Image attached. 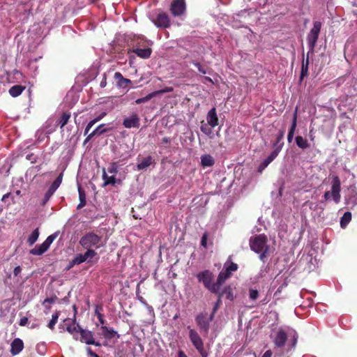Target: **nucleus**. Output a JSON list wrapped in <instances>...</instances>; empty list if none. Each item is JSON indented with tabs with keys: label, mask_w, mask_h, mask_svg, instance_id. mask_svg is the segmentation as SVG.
Returning a JSON list of instances; mask_svg holds the SVG:
<instances>
[{
	"label": "nucleus",
	"mask_w": 357,
	"mask_h": 357,
	"mask_svg": "<svg viewBox=\"0 0 357 357\" xmlns=\"http://www.w3.org/2000/svg\"><path fill=\"white\" fill-rule=\"evenodd\" d=\"M249 243L250 249L259 254L260 260L264 262L270 250L267 236L264 234L251 236Z\"/></svg>",
	"instance_id": "f257e3e1"
},
{
	"label": "nucleus",
	"mask_w": 357,
	"mask_h": 357,
	"mask_svg": "<svg viewBox=\"0 0 357 357\" xmlns=\"http://www.w3.org/2000/svg\"><path fill=\"white\" fill-rule=\"evenodd\" d=\"M79 244L86 250H95L102 247L105 243L101 236L91 231L86 233L80 238Z\"/></svg>",
	"instance_id": "f03ea898"
},
{
	"label": "nucleus",
	"mask_w": 357,
	"mask_h": 357,
	"mask_svg": "<svg viewBox=\"0 0 357 357\" xmlns=\"http://www.w3.org/2000/svg\"><path fill=\"white\" fill-rule=\"evenodd\" d=\"M341 181L337 176H333L331 181V191H326L324 195L326 201L333 198V201L338 204L341 199Z\"/></svg>",
	"instance_id": "7ed1b4c3"
},
{
	"label": "nucleus",
	"mask_w": 357,
	"mask_h": 357,
	"mask_svg": "<svg viewBox=\"0 0 357 357\" xmlns=\"http://www.w3.org/2000/svg\"><path fill=\"white\" fill-rule=\"evenodd\" d=\"M197 278L199 282H202L206 289L213 294H217L215 282L212 284L213 274L209 270L201 271L197 275Z\"/></svg>",
	"instance_id": "20e7f679"
},
{
	"label": "nucleus",
	"mask_w": 357,
	"mask_h": 357,
	"mask_svg": "<svg viewBox=\"0 0 357 357\" xmlns=\"http://www.w3.org/2000/svg\"><path fill=\"white\" fill-rule=\"evenodd\" d=\"M322 24L319 21H315L307 36V41L310 52H313L317 43Z\"/></svg>",
	"instance_id": "39448f33"
},
{
	"label": "nucleus",
	"mask_w": 357,
	"mask_h": 357,
	"mask_svg": "<svg viewBox=\"0 0 357 357\" xmlns=\"http://www.w3.org/2000/svg\"><path fill=\"white\" fill-rule=\"evenodd\" d=\"M189 338L201 356L208 357V354L204 349V342L198 333L195 329H190Z\"/></svg>",
	"instance_id": "423d86ee"
},
{
	"label": "nucleus",
	"mask_w": 357,
	"mask_h": 357,
	"mask_svg": "<svg viewBox=\"0 0 357 357\" xmlns=\"http://www.w3.org/2000/svg\"><path fill=\"white\" fill-rule=\"evenodd\" d=\"M63 173H61L57 178L52 183L47 191L45 192V196L42 200L41 205L45 206L49 201L50 197L53 195L57 188L59 187L62 182Z\"/></svg>",
	"instance_id": "0eeeda50"
},
{
	"label": "nucleus",
	"mask_w": 357,
	"mask_h": 357,
	"mask_svg": "<svg viewBox=\"0 0 357 357\" xmlns=\"http://www.w3.org/2000/svg\"><path fill=\"white\" fill-rule=\"evenodd\" d=\"M271 338L275 347L282 348L285 345L287 341V334L283 329L280 328L274 334L271 335Z\"/></svg>",
	"instance_id": "6e6552de"
},
{
	"label": "nucleus",
	"mask_w": 357,
	"mask_h": 357,
	"mask_svg": "<svg viewBox=\"0 0 357 357\" xmlns=\"http://www.w3.org/2000/svg\"><path fill=\"white\" fill-rule=\"evenodd\" d=\"M197 325L199 328L200 332L207 334L210 328V322L208 320L207 314L205 313H199L195 318Z\"/></svg>",
	"instance_id": "1a4fd4ad"
},
{
	"label": "nucleus",
	"mask_w": 357,
	"mask_h": 357,
	"mask_svg": "<svg viewBox=\"0 0 357 357\" xmlns=\"http://www.w3.org/2000/svg\"><path fill=\"white\" fill-rule=\"evenodd\" d=\"M170 11L174 16L182 15L185 11L184 0H174L170 6Z\"/></svg>",
	"instance_id": "9d476101"
},
{
	"label": "nucleus",
	"mask_w": 357,
	"mask_h": 357,
	"mask_svg": "<svg viewBox=\"0 0 357 357\" xmlns=\"http://www.w3.org/2000/svg\"><path fill=\"white\" fill-rule=\"evenodd\" d=\"M97 255V252L94 250H88L84 254H78L74 258V263L79 265L84 261L89 262L91 259Z\"/></svg>",
	"instance_id": "9b49d317"
},
{
	"label": "nucleus",
	"mask_w": 357,
	"mask_h": 357,
	"mask_svg": "<svg viewBox=\"0 0 357 357\" xmlns=\"http://www.w3.org/2000/svg\"><path fill=\"white\" fill-rule=\"evenodd\" d=\"M173 88L172 87H165V89H160V90H158V91H155L151 93H149L147 96H146L145 97H143V98H138L135 100V103L139 105V104H141V103H144V102H148L149 100H150L151 98L158 96V95H161V94H163V93H168V92H172L173 91Z\"/></svg>",
	"instance_id": "f8f14e48"
},
{
	"label": "nucleus",
	"mask_w": 357,
	"mask_h": 357,
	"mask_svg": "<svg viewBox=\"0 0 357 357\" xmlns=\"http://www.w3.org/2000/svg\"><path fill=\"white\" fill-rule=\"evenodd\" d=\"M154 24L159 28H168L170 26V20L168 15L164 12L158 13L154 21Z\"/></svg>",
	"instance_id": "ddd939ff"
},
{
	"label": "nucleus",
	"mask_w": 357,
	"mask_h": 357,
	"mask_svg": "<svg viewBox=\"0 0 357 357\" xmlns=\"http://www.w3.org/2000/svg\"><path fill=\"white\" fill-rule=\"evenodd\" d=\"M123 126L126 128H136L140 126V119L136 113L123 119Z\"/></svg>",
	"instance_id": "4468645a"
},
{
	"label": "nucleus",
	"mask_w": 357,
	"mask_h": 357,
	"mask_svg": "<svg viewBox=\"0 0 357 357\" xmlns=\"http://www.w3.org/2000/svg\"><path fill=\"white\" fill-rule=\"evenodd\" d=\"M130 52L135 53L142 59H146L150 58L152 53V49L150 47L142 48L138 47L137 45H133V49L130 50Z\"/></svg>",
	"instance_id": "2eb2a0df"
},
{
	"label": "nucleus",
	"mask_w": 357,
	"mask_h": 357,
	"mask_svg": "<svg viewBox=\"0 0 357 357\" xmlns=\"http://www.w3.org/2000/svg\"><path fill=\"white\" fill-rule=\"evenodd\" d=\"M24 349V342L20 338H15L10 344V354L13 356L19 354Z\"/></svg>",
	"instance_id": "dca6fc26"
},
{
	"label": "nucleus",
	"mask_w": 357,
	"mask_h": 357,
	"mask_svg": "<svg viewBox=\"0 0 357 357\" xmlns=\"http://www.w3.org/2000/svg\"><path fill=\"white\" fill-rule=\"evenodd\" d=\"M206 121H207L206 123L210 125V126L211 128H215V126H217L218 125L219 120L218 118L215 107H213L208 111L207 116H206Z\"/></svg>",
	"instance_id": "f3484780"
},
{
	"label": "nucleus",
	"mask_w": 357,
	"mask_h": 357,
	"mask_svg": "<svg viewBox=\"0 0 357 357\" xmlns=\"http://www.w3.org/2000/svg\"><path fill=\"white\" fill-rule=\"evenodd\" d=\"M346 204L355 206L357 205V191L355 187L349 188V194L345 197Z\"/></svg>",
	"instance_id": "a211bd4d"
},
{
	"label": "nucleus",
	"mask_w": 357,
	"mask_h": 357,
	"mask_svg": "<svg viewBox=\"0 0 357 357\" xmlns=\"http://www.w3.org/2000/svg\"><path fill=\"white\" fill-rule=\"evenodd\" d=\"M231 276V273H229L225 268L222 269L218 274L217 280L215 282V287L217 288V293L220 289L222 284Z\"/></svg>",
	"instance_id": "6ab92c4d"
},
{
	"label": "nucleus",
	"mask_w": 357,
	"mask_h": 357,
	"mask_svg": "<svg viewBox=\"0 0 357 357\" xmlns=\"http://www.w3.org/2000/svg\"><path fill=\"white\" fill-rule=\"evenodd\" d=\"M114 77L116 81L117 86L121 88H128L129 84L132 83L130 79L124 78L122 74L119 72H116Z\"/></svg>",
	"instance_id": "aec40b11"
},
{
	"label": "nucleus",
	"mask_w": 357,
	"mask_h": 357,
	"mask_svg": "<svg viewBox=\"0 0 357 357\" xmlns=\"http://www.w3.org/2000/svg\"><path fill=\"white\" fill-rule=\"evenodd\" d=\"M80 335V342L86 344L94 343L93 334L91 331L83 329L81 331Z\"/></svg>",
	"instance_id": "412c9836"
},
{
	"label": "nucleus",
	"mask_w": 357,
	"mask_h": 357,
	"mask_svg": "<svg viewBox=\"0 0 357 357\" xmlns=\"http://www.w3.org/2000/svg\"><path fill=\"white\" fill-rule=\"evenodd\" d=\"M216 294L222 295V298L225 295L227 299L229 301H234L235 296L234 295L233 288L231 285L226 286L222 291L219 290Z\"/></svg>",
	"instance_id": "4be33fe9"
},
{
	"label": "nucleus",
	"mask_w": 357,
	"mask_h": 357,
	"mask_svg": "<svg viewBox=\"0 0 357 357\" xmlns=\"http://www.w3.org/2000/svg\"><path fill=\"white\" fill-rule=\"evenodd\" d=\"M215 164V160L210 154H204L201 156V165L203 167H212Z\"/></svg>",
	"instance_id": "5701e85b"
},
{
	"label": "nucleus",
	"mask_w": 357,
	"mask_h": 357,
	"mask_svg": "<svg viewBox=\"0 0 357 357\" xmlns=\"http://www.w3.org/2000/svg\"><path fill=\"white\" fill-rule=\"evenodd\" d=\"M49 246L43 242L42 244L36 245L34 248L30 250V253L33 255H41L45 253L48 249Z\"/></svg>",
	"instance_id": "b1692460"
},
{
	"label": "nucleus",
	"mask_w": 357,
	"mask_h": 357,
	"mask_svg": "<svg viewBox=\"0 0 357 357\" xmlns=\"http://www.w3.org/2000/svg\"><path fill=\"white\" fill-rule=\"evenodd\" d=\"M70 116V112H63L60 118L56 121V125L59 126L60 128H63L68 123Z\"/></svg>",
	"instance_id": "393cba45"
},
{
	"label": "nucleus",
	"mask_w": 357,
	"mask_h": 357,
	"mask_svg": "<svg viewBox=\"0 0 357 357\" xmlns=\"http://www.w3.org/2000/svg\"><path fill=\"white\" fill-rule=\"evenodd\" d=\"M101 329L102 330V335L107 339H112L114 337H119V335L113 328H107L105 326H102Z\"/></svg>",
	"instance_id": "a878e982"
},
{
	"label": "nucleus",
	"mask_w": 357,
	"mask_h": 357,
	"mask_svg": "<svg viewBox=\"0 0 357 357\" xmlns=\"http://www.w3.org/2000/svg\"><path fill=\"white\" fill-rule=\"evenodd\" d=\"M284 146V144H280L279 146L275 149L263 161L265 162L266 164L269 165L279 154V153L281 151L282 147Z\"/></svg>",
	"instance_id": "bb28decb"
},
{
	"label": "nucleus",
	"mask_w": 357,
	"mask_h": 357,
	"mask_svg": "<svg viewBox=\"0 0 357 357\" xmlns=\"http://www.w3.org/2000/svg\"><path fill=\"white\" fill-rule=\"evenodd\" d=\"M153 162V159L151 156H148L142 160L137 165V168L139 171L143 170L149 167Z\"/></svg>",
	"instance_id": "cd10ccee"
},
{
	"label": "nucleus",
	"mask_w": 357,
	"mask_h": 357,
	"mask_svg": "<svg viewBox=\"0 0 357 357\" xmlns=\"http://www.w3.org/2000/svg\"><path fill=\"white\" fill-rule=\"evenodd\" d=\"M212 128H211L208 123H205L204 121L201 122V131L211 139L213 137Z\"/></svg>",
	"instance_id": "c85d7f7f"
},
{
	"label": "nucleus",
	"mask_w": 357,
	"mask_h": 357,
	"mask_svg": "<svg viewBox=\"0 0 357 357\" xmlns=\"http://www.w3.org/2000/svg\"><path fill=\"white\" fill-rule=\"evenodd\" d=\"M25 89L26 87L22 85H14L9 89V94L12 97H17Z\"/></svg>",
	"instance_id": "c756f323"
},
{
	"label": "nucleus",
	"mask_w": 357,
	"mask_h": 357,
	"mask_svg": "<svg viewBox=\"0 0 357 357\" xmlns=\"http://www.w3.org/2000/svg\"><path fill=\"white\" fill-rule=\"evenodd\" d=\"M133 45H137L138 47L142 48H146L149 45H152V42L145 40L143 37H137L135 40L133 41Z\"/></svg>",
	"instance_id": "7c9ffc66"
},
{
	"label": "nucleus",
	"mask_w": 357,
	"mask_h": 357,
	"mask_svg": "<svg viewBox=\"0 0 357 357\" xmlns=\"http://www.w3.org/2000/svg\"><path fill=\"white\" fill-rule=\"evenodd\" d=\"M79 203L77 206V209H81L86 204L85 192L81 188H78Z\"/></svg>",
	"instance_id": "2f4dec72"
},
{
	"label": "nucleus",
	"mask_w": 357,
	"mask_h": 357,
	"mask_svg": "<svg viewBox=\"0 0 357 357\" xmlns=\"http://www.w3.org/2000/svg\"><path fill=\"white\" fill-rule=\"evenodd\" d=\"M295 141L296 145L302 149H305L310 147V144L307 142V140L304 139L302 136H296Z\"/></svg>",
	"instance_id": "473e14b6"
},
{
	"label": "nucleus",
	"mask_w": 357,
	"mask_h": 357,
	"mask_svg": "<svg viewBox=\"0 0 357 357\" xmlns=\"http://www.w3.org/2000/svg\"><path fill=\"white\" fill-rule=\"evenodd\" d=\"M309 53H307V55ZM308 65H309V59L307 57L305 61L303 60L301 66V72L300 75V79L302 80L305 77H306L308 74Z\"/></svg>",
	"instance_id": "72a5a7b5"
},
{
	"label": "nucleus",
	"mask_w": 357,
	"mask_h": 357,
	"mask_svg": "<svg viewBox=\"0 0 357 357\" xmlns=\"http://www.w3.org/2000/svg\"><path fill=\"white\" fill-rule=\"evenodd\" d=\"M102 178L104 180L103 185H114L116 183V179L114 176H109L104 171L102 174Z\"/></svg>",
	"instance_id": "f704fd0d"
},
{
	"label": "nucleus",
	"mask_w": 357,
	"mask_h": 357,
	"mask_svg": "<svg viewBox=\"0 0 357 357\" xmlns=\"http://www.w3.org/2000/svg\"><path fill=\"white\" fill-rule=\"evenodd\" d=\"M351 220V213L349 211L345 212L340 220V226L342 228H345Z\"/></svg>",
	"instance_id": "c9c22d12"
},
{
	"label": "nucleus",
	"mask_w": 357,
	"mask_h": 357,
	"mask_svg": "<svg viewBox=\"0 0 357 357\" xmlns=\"http://www.w3.org/2000/svg\"><path fill=\"white\" fill-rule=\"evenodd\" d=\"M104 126L105 124L98 126L92 132L90 133V137H93L96 135H101L109 130V129L104 128Z\"/></svg>",
	"instance_id": "e433bc0d"
},
{
	"label": "nucleus",
	"mask_w": 357,
	"mask_h": 357,
	"mask_svg": "<svg viewBox=\"0 0 357 357\" xmlns=\"http://www.w3.org/2000/svg\"><path fill=\"white\" fill-rule=\"evenodd\" d=\"M38 236H39V230H38V228H36L35 230H33L32 231V233L29 236V238L27 239V243L30 245H33L38 240Z\"/></svg>",
	"instance_id": "4c0bfd02"
},
{
	"label": "nucleus",
	"mask_w": 357,
	"mask_h": 357,
	"mask_svg": "<svg viewBox=\"0 0 357 357\" xmlns=\"http://www.w3.org/2000/svg\"><path fill=\"white\" fill-rule=\"evenodd\" d=\"M66 330L69 333L74 335L75 333H80L83 328L79 324H75V323L73 322L72 325L67 326Z\"/></svg>",
	"instance_id": "58836bf2"
},
{
	"label": "nucleus",
	"mask_w": 357,
	"mask_h": 357,
	"mask_svg": "<svg viewBox=\"0 0 357 357\" xmlns=\"http://www.w3.org/2000/svg\"><path fill=\"white\" fill-rule=\"evenodd\" d=\"M285 130L284 129L280 130L278 132V134L276 137V140L273 143V146L276 149L279 144H282L283 142H281V141L283 139L284 136Z\"/></svg>",
	"instance_id": "ea45409f"
},
{
	"label": "nucleus",
	"mask_w": 357,
	"mask_h": 357,
	"mask_svg": "<svg viewBox=\"0 0 357 357\" xmlns=\"http://www.w3.org/2000/svg\"><path fill=\"white\" fill-rule=\"evenodd\" d=\"M59 316V312H56L55 313H54L52 314V319L47 325L48 328H50L51 330L54 329V326L57 323Z\"/></svg>",
	"instance_id": "a19ab883"
},
{
	"label": "nucleus",
	"mask_w": 357,
	"mask_h": 357,
	"mask_svg": "<svg viewBox=\"0 0 357 357\" xmlns=\"http://www.w3.org/2000/svg\"><path fill=\"white\" fill-rule=\"evenodd\" d=\"M297 110H298V109L296 108L293 114L291 124L290 128L289 130V132H294V133H295V130H296V126H297Z\"/></svg>",
	"instance_id": "79ce46f5"
},
{
	"label": "nucleus",
	"mask_w": 357,
	"mask_h": 357,
	"mask_svg": "<svg viewBox=\"0 0 357 357\" xmlns=\"http://www.w3.org/2000/svg\"><path fill=\"white\" fill-rule=\"evenodd\" d=\"M190 63L196 66L199 70V73L205 75L208 73L207 68L203 66L200 63L196 61H191Z\"/></svg>",
	"instance_id": "37998d69"
},
{
	"label": "nucleus",
	"mask_w": 357,
	"mask_h": 357,
	"mask_svg": "<svg viewBox=\"0 0 357 357\" xmlns=\"http://www.w3.org/2000/svg\"><path fill=\"white\" fill-rule=\"evenodd\" d=\"M298 338V335L296 331H294V334L290 340L291 344H290L289 349H291L296 347V345L297 344Z\"/></svg>",
	"instance_id": "c03bdc74"
},
{
	"label": "nucleus",
	"mask_w": 357,
	"mask_h": 357,
	"mask_svg": "<svg viewBox=\"0 0 357 357\" xmlns=\"http://www.w3.org/2000/svg\"><path fill=\"white\" fill-rule=\"evenodd\" d=\"M259 297V291L257 289H250L249 290V298L252 301H255Z\"/></svg>",
	"instance_id": "a18cd8bd"
},
{
	"label": "nucleus",
	"mask_w": 357,
	"mask_h": 357,
	"mask_svg": "<svg viewBox=\"0 0 357 357\" xmlns=\"http://www.w3.org/2000/svg\"><path fill=\"white\" fill-rule=\"evenodd\" d=\"M108 172L110 174H116L118 172V165L116 162H112L108 168Z\"/></svg>",
	"instance_id": "49530a36"
},
{
	"label": "nucleus",
	"mask_w": 357,
	"mask_h": 357,
	"mask_svg": "<svg viewBox=\"0 0 357 357\" xmlns=\"http://www.w3.org/2000/svg\"><path fill=\"white\" fill-rule=\"evenodd\" d=\"M225 269L231 274V272L237 271L238 265L234 262H231L228 267L225 268Z\"/></svg>",
	"instance_id": "de8ad7c7"
},
{
	"label": "nucleus",
	"mask_w": 357,
	"mask_h": 357,
	"mask_svg": "<svg viewBox=\"0 0 357 357\" xmlns=\"http://www.w3.org/2000/svg\"><path fill=\"white\" fill-rule=\"evenodd\" d=\"M218 300L217 301L215 302L213 307V310L214 312H217V310H218L220 305H221L222 303V295H218Z\"/></svg>",
	"instance_id": "09e8293b"
},
{
	"label": "nucleus",
	"mask_w": 357,
	"mask_h": 357,
	"mask_svg": "<svg viewBox=\"0 0 357 357\" xmlns=\"http://www.w3.org/2000/svg\"><path fill=\"white\" fill-rule=\"evenodd\" d=\"M207 239H208V233L205 232L202 235V239H201V245L206 248L207 246Z\"/></svg>",
	"instance_id": "8fccbe9b"
},
{
	"label": "nucleus",
	"mask_w": 357,
	"mask_h": 357,
	"mask_svg": "<svg viewBox=\"0 0 357 357\" xmlns=\"http://www.w3.org/2000/svg\"><path fill=\"white\" fill-rule=\"evenodd\" d=\"M56 237V236L55 234H52L49 236L44 242L50 247Z\"/></svg>",
	"instance_id": "3c124183"
},
{
	"label": "nucleus",
	"mask_w": 357,
	"mask_h": 357,
	"mask_svg": "<svg viewBox=\"0 0 357 357\" xmlns=\"http://www.w3.org/2000/svg\"><path fill=\"white\" fill-rule=\"evenodd\" d=\"M95 123H95V121H93V120L90 121L88 123V124H87V126H86L85 130H84V135H85L88 134V132H89V130L92 128V126H93Z\"/></svg>",
	"instance_id": "603ef678"
},
{
	"label": "nucleus",
	"mask_w": 357,
	"mask_h": 357,
	"mask_svg": "<svg viewBox=\"0 0 357 357\" xmlns=\"http://www.w3.org/2000/svg\"><path fill=\"white\" fill-rule=\"evenodd\" d=\"M10 197H11V199H13V202L14 203L15 202L14 197L11 195L10 192H8V193L3 195L2 198H1V201L3 202H6V199H8V198H9Z\"/></svg>",
	"instance_id": "864d4df0"
},
{
	"label": "nucleus",
	"mask_w": 357,
	"mask_h": 357,
	"mask_svg": "<svg viewBox=\"0 0 357 357\" xmlns=\"http://www.w3.org/2000/svg\"><path fill=\"white\" fill-rule=\"evenodd\" d=\"M268 165L266 164L265 162L262 161L260 165L258 167V172H262L264 169L268 166Z\"/></svg>",
	"instance_id": "5fc2aeb1"
},
{
	"label": "nucleus",
	"mask_w": 357,
	"mask_h": 357,
	"mask_svg": "<svg viewBox=\"0 0 357 357\" xmlns=\"http://www.w3.org/2000/svg\"><path fill=\"white\" fill-rule=\"evenodd\" d=\"M268 165L266 164L265 162L262 161L260 165L258 167V172H262L264 169L268 166Z\"/></svg>",
	"instance_id": "6e6d98bb"
},
{
	"label": "nucleus",
	"mask_w": 357,
	"mask_h": 357,
	"mask_svg": "<svg viewBox=\"0 0 357 357\" xmlns=\"http://www.w3.org/2000/svg\"><path fill=\"white\" fill-rule=\"evenodd\" d=\"M268 165L266 164L265 162L262 161L260 165L258 167V172H262L264 169L268 166Z\"/></svg>",
	"instance_id": "4d7b16f0"
},
{
	"label": "nucleus",
	"mask_w": 357,
	"mask_h": 357,
	"mask_svg": "<svg viewBox=\"0 0 357 357\" xmlns=\"http://www.w3.org/2000/svg\"><path fill=\"white\" fill-rule=\"evenodd\" d=\"M103 310L102 305H97L95 307V314H101Z\"/></svg>",
	"instance_id": "13d9d810"
},
{
	"label": "nucleus",
	"mask_w": 357,
	"mask_h": 357,
	"mask_svg": "<svg viewBox=\"0 0 357 357\" xmlns=\"http://www.w3.org/2000/svg\"><path fill=\"white\" fill-rule=\"evenodd\" d=\"M86 351H87V354L92 356V357H100V356H98L97 354H96L95 352H93L92 351V349L90 348V347H87L86 348Z\"/></svg>",
	"instance_id": "bf43d9fd"
},
{
	"label": "nucleus",
	"mask_w": 357,
	"mask_h": 357,
	"mask_svg": "<svg viewBox=\"0 0 357 357\" xmlns=\"http://www.w3.org/2000/svg\"><path fill=\"white\" fill-rule=\"evenodd\" d=\"M106 116V112H102L100 115H98L96 118L93 119V121H95V123H97L98 121H100L104 116Z\"/></svg>",
	"instance_id": "052dcab7"
},
{
	"label": "nucleus",
	"mask_w": 357,
	"mask_h": 357,
	"mask_svg": "<svg viewBox=\"0 0 357 357\" xmlns=\"http://www.w3.org/2000/svg\"><path fill=\"white\" fill-rule=\"evenodd\" d=\"M27 322H28V318L24 317L20 319L19 324L21 326H24L26 325Z\"/></svg>",
	"instance_id": "680f3d73"
},
{
	"label": "nucleus",
	"mask_w": 357,
	"mask_h": 357,
	"mask_svg": "<svg viewBox=\"0 0 357 357\" xmlns=\"http://www.w3.org/2000/svg\"><path fill=\"white\" fill-rule=\"evenodd\" d=\"M21 271H22L21 267L20 266H17L14 268L13 273H14L15 276H17L21 273Z\"/></svg>",
	"instance_id": "e2e57ef3"
},
{
	"label": "nucleus",
	"mask_w": 357,
	"mask_h": 357,
	"mask_svg": "<svg viewBox=\"0 0 357 357\" xmlns=\"http://www.w3.org/2000/svg\"><path fill=\"white\" fill-rule=\"evenodd\" d=\"M294 136V132H291L289 131L288 135H287V141L289 144L292 142Z\"/></svg>",
	"instance_id": "0e129e2a"
},
{
	"label": "nucleus",
	"mask_w": 357,
	"mask_h": 357,
	"mask_svg": "<svg viewBox=\"0 0 357 357\" xmlns=\"http://www.w3.org/2000/svg\"><path fill=\"white\" fill-rule=\"evenodd\" d=\"M77 265L76 263H74V259H73L68 264V265L66 266V269L67 271H69L74 266Z\"/></svg>",
	"instance_id": "69168bd1"
},
{
	"label": "nucleus",
	"mask_w": 357,
	"mask_h": 357,
	"mask_svg": "<svg viewBox=\"0 0 357 357\" xmlns=\"http://www.w3.org/2000/svg\"><path fill=\"white\" fill-rule=\"evenodd\" d=\"M106 85H107V79H106V76L104 75L103 79L100 82V86L101 88H104L106 86Z\"/></svg>",
	"instance_id": "338daca9"
},
{
	"label": "nucleus",
	"mask_w": 357,
	"mask_h": 357,
	"mask_svg": "<svg viewBox=\"0 0 357 357\" xmlns=\"http://www.w3.org/2000/svg\"><path fill=\"white\" fill-rule=\"evenodd\" d=\"M273 352L271 350H267L262 356V357H271Z\"/></svg>",
	"instance_id": "774afa93"
}]
</instances>
